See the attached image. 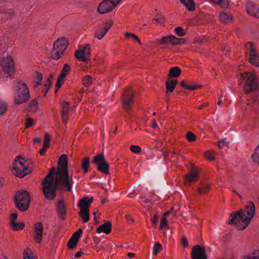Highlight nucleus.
<instances>
[{
	"label": "nucleus",
	"mask_w": 259,
	"mask_h": 259,
	"mask_svg": "<svg viewBox=\"0 0 259 259\" xmlns=\"http://www.w3.org/2000/svg\"><path fill=\"white\" fill-rule=\"evenodd\" d=\"M7 110V106L4 102H0V114H4Z\"/></svg>",
	"instance_id": "603ef678"
},
{
	"label": "nucleus",
	"mask_w": 259,
	"mask_h": 259,
	"mask_svg": "<svg viewBox=\"0 0 259 259\" xmlns=\"http://www.w3.org/2000/svg\"><path fill=\"white\" fill-rule=\"evenodd\" d=\"M14 83L16 92L14 103L18 105L26 103L30 99L29 90L26 83L21 80L15 81Z\"/></svg>",
	"instance_id": "7ed1b4c3"
},
{
	"label": "nucleus",
	"mask_w": 259,
	"mask_h": 259,
	"mask_svg": "<svg viewBox=\"0 0 259 259\" xmlns=\"http://www.w3.org/2000/svg\"><path fill=\"white\" fill-rule=\"evenodd\" d=\"M241 77L245 80L244 89L247 94L259 89V83L254 73L246 72L241 74Z\"/></svg>",
	"instance_id": "0eeeda50"
},
{
	"label": "nucleus",
	"mask_w": 259,
	"mask_h": 259,
	"mask_svg": "<svg viewBox=\"0 0 259 259\" xmlns=\"http://www.w3.org/2000/svg\"><path fill=\"white\" fill-rule=\"evenodd\" d=\"M205 158L209 160H213L215 158V154L211 150H208L204 154Z\"/></svg>",
	"instance_id": "a19ab883"
},
{
	"label": "nucleus",
	"mask_w": 259,
	"mask_h": 259,
	"mask_svg": "<svg viewBox=\"0 0 259 259\" xmlns=\"http://www.w3.org/2000/svg\"><path fill=\"white\" fill-rule=\"evenodd\" d=\"M75 56L80 61H89L91 57L90 45L86 44L79 46L78 50L75 53Z\"/></svg>",
	"instance_id": "9d476101"
},
{
	"label": "nucleus",
	"mask_w": 259,
	"mask_h": 259,
	"mask_svg": "<svg viewBox=\"0 0 259 259\" xmlns=\"http://www.w3.org/2000/svg\"><path fill=\"white\" fill-rule=\"evenodd\" d=\"M218 146H220L221 144H222V146H227L228 144H229V142L227 141L226 138L223 139L222 140L218 141Z\"/></svg>",
	"instance_id": "6e6d98bb"
},
{
	"label": "nucleus",
	"mask_w": 259,
	"mask_h": 259,
	"mask_svg": "<svg viewBox=\"0 0 259 259\" xmlns=\"http://www.w3.org/2000/svg\"><path fill=\"white\" fill-rule=\"evenodd\" d=\"M64 54L63 53L53 47L50 53V58L57 61L61 58Z\"/></svg>",
	"instance_id": "5701e85b"
},
{
	"label": "nucleus",
	"mask_w": 259,
	"mask_h": 259,
	"mask_svg": "<svg viewBox=\"0 0 259 259\" xmlns=\"http://www.w3.org/2000/svg\"><path fill=\"white\" fill-rule=\"evenodd\" d=\"M140 201V203H141L142 204L143 203L147 204L150 203L151 200L149 199V198H141Z\"/></svg>",
	"instance_id": "052dcab7"
},
{
	"label": "nucleus",
	"mask_w": 259,
	"mask_h": 259,
	"mask_svg": "<svg viewBox=\"0 0 259 259\" xmlns=\"http://www.w3.org/2000/svg\"><path fill=\"white\" fill-rule=\"evenodd\" d=\"M211 189V185L210 184L201 183V187L197 190V192L199 194H205L208 193Z\"/></svg>",
	"instance_id": "c756f323"
},
{
	"label": "nucleus",
	"mask_w": 259,
	"mask_h": 259,
	"mask_svg": "<svg viewBox=\"0 0 259 259\" xmlns=\"http://www.w3.org/2000/svg\"><path fill=\"white\" fill-rule=\"evenodd\" d=\"M58 164L55 180V169L52 167L42 182L44 195L48 200H53L56 197L57 188L61 191L71 192L74 184L72 176L69 175L66 154H63L60 156Z\"/></svg>",
	"instance_id": "f257e3e1"
},
{
	"label": "nucleus",
	"mask_w": 259,
	"mask_h": 259,
	"mask_svg": "<svg viewBox=\"0 0 259 259\" xmlns=\"http://www.w3.org/2000/svg\"><path fill=\"white\" fill-rule=\"evenodd\" d=\"M24 259H34V255L30 249H26L23 252Z\"/></svg>",
	"instance_id": "e433bc0d"
},
{
	"label": "nucleus",
	"mask_w": 259,
	"mask_h": 259,
	"mask_svg": "<svg viewBox=\"0 0 259 259\" xmlns=\"http://www.w3.org/2000/svg\"><path fill=\"white\" fill-rule=\"evenodd\" d=\"M252 158L253 162L257 164L259 163V147H256L252 155Z\"/></svg>",
	"instance_id": "58836bf2"
},
{
	"label": "nucleus",
	"mask_w": 259,
	"mask_h": 259,
	"mask_svg": "<svg viewBox=\"0 0 259 259\" xmlns=\"http://www.w3.org/2000/svg\"><path fill=\"white\" fill-rule=\"evenodd\" d=\"M242 259H259V249H255L245 254Z\"/></svg>",
	"instance_id": "c85d7f7f"
},
{
	"label": "nucleus",
	"mask_w": 259,
	"mask_h": 259,
	"mask_svg": "<svg viewBox=\"0 0 259 259\" xmlns=\"http://www.w3.org/2000/svg\"><path fill=\"white\" fill-rule=\"evenodd\" d=\"M153 20H155L158 23L162 24L164 22V19L162 18H154Z\"/></svg>",
	"instance_id": "338daca9"
},
{
	"label": "nucleus",
	"mask_w": 259,
	"mask_h": 259,
	"mask_svg": "<svg viewBox=\"0 0 259 259\" xmlns=\"http://www.w3.org/2000/svg\"><path fill=\"white\" fill-rule=\"evenodd\" d=\"M247 13L251 16L259 18V6L253 2H248L246 4Z\"/></svg>",
	"instance_id": "6ab92c4d"
},
{
	"label": "nucleus",
	"mask_w": 259,
	"mask_h": 259,
	"mask_svg": "<svg viewBox=\"0 0 259 259\" xmlns=\"http://www.w3.org/2000/svg\"><path fill=\"white\" fill-rule=\"evenodd\" d=\"M189 11H194L195 9V3L194 0H179Z\"/></svg>",
	"instance_id": "a878e982"
},
{
	"label": "nucleus",
	"mask_w": 259,
	"mask_h": 259,
	"mask_svg": "<svg viewBox=\"0 0 259 259\" xmlns=\"http://www.w3.org/2000/svg\"><path fill=\"white\" fill-rule=\"evenodd\" d=\"M113 24L112 20L106 22L102 30H99L96 32L94 35L95 37L99 40L102 39Z\"/></svg>",
	"instance_id": "a211bd4d"
},
{
	"label": "nucleus",
	"mask_w": 259,
	"mask_h": 259,
	"mask_svg": "<svg viewBox=\"0 0 259 259\" xmlns=\"http://www.w3.org/2000/svg\"><path fill=\"white\" fill-rule=\"evenodd\" d=\"M33 141H34V144H40L41 140L40 138L36 137L33 139Z\"/></svg>",
	"instance_id": "0e129e2a"
},
{
	"label": "nucleus",
	"mask_w": 259,
	"mask_h": 259,
	"mask_svg": "<svg viewBox=\"0 0 259 259\" xmlns=\"http://www.w3.org/2000/svg\"><path fill=\"white\" fill-rule=\"evenodd\" d=\"M167 228L168 225L167 223V213H165L161 218L160 224V229L161 230H164Z\"/></svg>",
	"instance_id": "c9c22d12"
},
{
	"label": "nucleus",
	"mask_w": 259,
	"mask_h": 259,
	"mask_svg": "<svg viewBox=\"0 0 259 259\" xmlns=\"http://www.w3.org/2000/svg\"><path fill=\"white\" fill-rule=\"evenodd\" d=\"M35 232V239L38 243H40L42 240L43 226L40 222H38L34 225Z\"/></svg>",
	"instance_id": "aec40b11"
},
{
	"label": "nucleus",
	"mask_w": 259,
	"mask_h": 259,
	"mask_svg": "<svg viewBox=\"0 0 259 259\" xmlns=\"http://www.w3.org/2000/svg\"><path fill=\"white\" fill-rule=\"evenodd\" d=\"M29 162L23 158L17 156L13 164L12 172L18 177L23 178L31 171L28 167Z\"/></svg>",
	"instance_id": "20e7f679"
},
{
	"label": "nucleus",
	"mask_w": 259,
	"mask_h": 259,
	"mask_svg": "<svg viewBox=\"0 0 259 259\" xmlns=\"http://www.w3.org/2000/svg\"><path fill=\"white\" fill-rule=\"evenodd\" d=\"M52 78V76H51L50 77L48 78L47 79L46 83L45 84L44 86H45L46 88H50L52 85V81H51Z\"/></svg>",
	"instance_id": "13d9d810"
},
{
	"label": "nucleus",
	"mask_w": 259,
	"mask_h": 259,
	"mask_svg": "<svg viewBox=\"0 0 259 259\" xmlns=\"http://www.w3.org/2000/svg\"><path fill=\"white\" fill-rule=\"evenodd\" d=\"M115 8L110 0H104L99 4L97 12L100 14H105L112 12Z\"/></svg>",
	"instance_id": "2eb2a0df"
},
{
	"label": "nucleus",
	"mask_w": 259,
	"mask_h": 259,
	"mask_svg": "<svg viewBox=\"0 0 259 259\" xmlns=\"http://www.w3.org/2000/svg\"><path fill=\"white\" fill-rule=\"evenodd\" d=\"M112 4L116 7L121 0H110Z\"/></svg>",
	"instance_id": "69168bd1"
},
{
	"label": "nucleus",
	"mask_w": 259,
	"mask_h": 259,
	"mask_svg": "<svg viewBox=\"0 0 259 259\" xmlns=\"http://www.w3.org/2000/svg\"><path fill=\"white\" fill-rule=\"evenodd\" d=\"M14 202L17 208L21 211L27 210L30 203V196L26 190L18 191L15 194Z\"/></svg>",
	"instance_id": "39448f33"
},
{
	"label": "nucleus",
	"mask_w": 259,
	"mask_h": 259,
	"mask_svg": "<svg viewBox=\"0 0 259 259\" xmlns=\"http://www.w3.org/2000/svg\"><path fill=\"white\" fill-rule=\"evenodd\" d=\"M49 147H42V148L39 151V153L40 155H42L45 154L48 149Z\"/></svg>",
	"instance_id": "e2e57ef3"
},
{
	"label": "nucleus",
	"mask_w": 259,
	"mask_h": 259,
	"mask_svg": "<svg viewBox=\"0 0 259 259\" xmlns=\"http://www.w3.org/2000/svg\"><path fill=\"white\" fill-rule=\"evenodd\" d=\"M10 226L12 230L15 231L22 230L24 227L23 223H16L15 222H10Z\"/></svg>",
	"instance_id": "7c9ffc66"
},
{
	"label": "nucleus",
	"mask_w": 259,
	"mask_h": 259,
	"mask_svg": "<svg viewBox=\"0 0 259 259\" xmlns=\"http://www.w3.org/2000/svg\"><path fill=\"white\" fill-rule=\"evenodd\" d=\"M125 35L126 37H132L134 40L137 41L140 45L141 44V40L139 37L137 35H136L134 33H129V32H126L125 33Z\"/></svg>",
	"instance_id": "37998d69"
},
{
	"label": "nucleus",
	"mask_w": 259,
	"mask_h": 259,
	"mask_svg": "<svg viewBox=\"0 0 259 259\" xmlns=\"http://www.w3.org/2000/svg\"><path fill=\"white\" fill-rule=\"evenodd\" d=\"M34 124L33 120L30 117H27L26 119L25 127L27 128Z\"/></svg>",
	"instance_id": "864d4df0"
},
{
	"label": "nucleus",
	"mask_w": 259,
	"mask_h": 259,
	"mask_svg": "<svg viewBox=\"0 0 259 259\" xmlns=\"http://www.w3.org/2000/svg\"><path fill=\"white\" fill-rule=\"evenodd\" d=\"M220 20L224 23H228L233 21V16L231 14L226 12H220Z\"/></svg>",
	"instance_id": "393cba45"
},
{
	"label": "nucleus",
	"mask_w": 259,
	"mask_h": 259,
	"mask_svg": "<svg viewBox=\"0 0 259 259\" xmlns=\"http://www.w3.org/2000/svg\"><path fill=\"white\" fill-rule=\"evenodd\" d=\"M157 42L161 45L171 44L173 46L184 44L186 40L183 38H178L172 35L164 36L157 40Z\"/></svg>",
	"instance_id": "9b49d317"
},
{
	"label": "nucleus",
	"mask_w": 259,
	"mask_h": 259,
	"mask_svg": "<svg viewBox=\"0 0 259 259\" xmlns=\"http://www.w3.org/2000/svg\"><path fill=\"white\" fill-rule=\"evenodd\" d=\"M134 94L132 89L127 88L122 96L121 101L123 107L129 115L132 110Z\"/></svg>",
	"instance_id": "6e6552de"
},
{
	"label": "nucleus",
	"mask_w": 259,
	"mask_h": 259,
	"mask_svg": "<svg viewBox=\"0 0 259 259\" xmlns=\"http://www.w3.org/2000/svg\"><path fill=\"white\" fill-rule=\"evenodd\" d=\"M130 149L136 154L139 153L141 151V147H130Z\"/></svg>",
	"instance_id": "5fc2aeb1"
},
{
	"label": "nucleus",
	"mask_w": 259,
	"mask_h": 259,
	"mask_svg": "<svg viewBox=\"0 0 259 259\" xmlns=\"http://www.w3.org/2000/svg\"><path fill=\"white\" fill-rule=\"evenodd\" d=\"M68 46V41L65 37H61L56 40L53 45V47L60 51L64 54V52L67 49Z\"/></svg>",
	"instance_id": "f3484780"
},
{
	"label": "nucleus",
	"mask_w": 259,
	"mask_h": 259,
	"mask_svg": "<svg viewBox=\"0 0 259 259\" xmlns=\"http://www.w3.org/2000/svg\"><path fill=\"white\" fill-rule=\"evenodd\" d=\"M42 79V75L41 73L36 72V76L34 78V87H37L41 84Z\"/></svg>",
	"instance_id": "f704fd0d"
},
{
	"label": "nucleus",
	"mask_w": 259,
	"mask_h": 259,
	"mask_svg": "<svg viewBox=\"0 0 259 259\" xmlns=\"http://www.w3.org/2000/svg\"><path fill=\"white\" fill-rule=\"evenodd\" d=\"M93 199V197H86L78 202V206L80 208L79 215L82 219V223H86L90 219L89 208Z\"/></svg>",
	"instance_id": "423d86ee"
},
{
	"label": "nucleus",
	"mask_w": 259,
	"mask_h": 259,
	"mask_svg": "<svg viewBox=\"0 0 259 259\" xmlns=\"http://www.w3.org/2000/svg\"><path fill=\"white\" fill-rule=\"evenodd\" d=\"M77 241L72 239L71 238L68 242L67 246L70 249H73L76 246Z\"/></svg>",
	"instance_id": "3c124183"
},
{
	"label": "nucleus",
	"mask_w": 259,
	"mask_h": 259,
	"mask_svg": "<svg viewBox=\"0 0 259 259\" xmlns=\"http://www.w3.org/2000/svg\"><path fill=\"white\" fill-rule=\"evenodd\" d=\"M152 222L153 224H156L158 222V218L156 215L152 217Z\"/></svg>",
	"instance_id": "774afa93"
},
{
	"label": "nucleus",
	"mask_w": 259,
	"mask_h": 259,
	"mask_svg": "<svg viewBox=\"0 0 259 259\" xmlns=\"http://www.w3.org/2000/svg\"><path fill=\"white\" fill-rule=\"evenodd\" d=\"M71 70L70 66L67 63L64 65V67L61 71V73L59 76H60L63 78L68 74L69 72Z\"/></svg>",
	"instance_id": "473e14b6"
},
{
	"label": "nucleus",
	"mask_w": 259,
	"mask_h": 259,
	"mask_svg": "<svg viewBox=\"0 0 259 259\" xmlns=\"http://www.w3.org/2000/svg\"><path fill=\"white\" fill-rule=\"evenodd\" d=\"M51 136L47 132H45L43 146H49Z\"/></svg>",
	"instance_id": "a18cd8bd"
},
{
	"label": "nucleus",
	"mask_w": 259,
	"mask_h": 259,
	"mask_svg": "<svg viewBox=\"0 0 259 259\" xmlns=\"http://www.w3.org/2000/svg\"><path fill=\"white\" fill-rule=\"evenodd\" d=\"M64 78L59 76L57 78V83L56 84V90L55 92L57 93L59 89V88L61 87L62 83L64 82Z\"/></svg>",
	"instance_id": "49530a36"
},
{
	"label": "nucleus",
	"mask_w": 259,
	"mask_h": 259,
	"mask_svg": "<svg viewBox=\"0 0 259 259\" xmlns=\"http://www.w3.org/2000/svg\"><path fill=\"white\" fill-rule=\"evenodd\" d=\"M215 4H218L223 8H227L229 6L228 0H217Z\"/></svg>",
	"instance_id": "c03bdc74"
},
{
	"label": "nucleus",
	"mask_w": 259,
	"mask_h": 259,
	"mask_svg": "<svg viewBox=\"0 0 259 259\" xmlns=\"http://www.w3.org/2000/svg\"><path fill=\"white\" fill-rule=\"evenodd\" d=\"M93 162L97 166V168L99 171L106 175L109 173V164L106 161L103 153L96 155Z\"/></svg>",
	"instance_id": "1a4fd4ad"
},
{
	"label": "nucleus",
	"mask_w": 259,
	"mask_h": 259,
	"mask_svg": "<svg viewBox=\"0 0 259 259\" xmlns=\"http://www.w3.org/2000/svg\"><path fill=\"white\" fill-rule=\"evenodd\" d=\"M175 31L177 35L179 36H183L185 35L184 29L180 26L177 27L175 29Z\"/></svg>",
	"instance_id": "de8ad7c7"
},
{
	"label": "nucleus",
	"mask_w": 259,
	"mask_h": 259,
	"mask_svg": "<svg viewBox=\"0 0 259 259\" xmlns=\"http://www.w3.org/2000/svg\"><path fill=\"white\" fill-rule=\"evenodd\" d=\"M182 243L184 247H187L188 246V242L186 237H183L182 239Z\"/></svg>",
	"instance_id": "bf43d9fd"
},
{
	"label": "nucleus",
	"mask_w": 259,
	"mask_h": 259,
	"mask_svg": "<svg viewBox=\"0 0 259 259\" xmlns=\"http://www.w3.org/2000/svg\"><path fill=\"white\" fill-rule=\"evenodd\" d=\"M82 83L85 87H89L92 84L93 78L90 75H86L82 80Z\"/></svg>",
	"instance_id": "4c0bfd02"
},
{
	"label": "nucleus",
	"mask_w": 259,
	"mask_h": 259,
	"mask_svg": "<svg viewBox=\"0 0 259 259\" xmlns=\"http://www.w3.org/2000/svg\"><path fill=\"white\" fill-rule=\"evenodd\" d=\"M185 136L189 142H194L196 139V136L192 132H187Z\"/></svg>",
	"instance_id": "79ce46f5"
},
{
	"label": "nucleus",
	"mask_w": 259,
	"mask_h": 259,
	"mask_svg": "<svg viewBox=\"0 0 259 259\" xmlns=\"http://www.w3.org/2000/svg\"><path fill=\"white\" fill-rule=\"evenodd\" d=\"M178 83L177 79H173L171 80H167L165 81L166 93L168 92L172 93L176 87V85Z\"/></svg>",
	"instance_id": "b1692460"
},
{
	"label": "nucleus",
	"mask_w": 259,
	"mask_h": 259,
	"mask_svg": "<svg viewBox=\"0 0 259 259\" xmlns=\"http://www.w3.org/2000/svg\"><path fill=\"white\" fill-rule=\"evenodd\" d=\"M3 71L9 75H11L14 71V64L13 58L7 56L4 58L1 63Z\"/></svg>",
	"instance_id": "ddd939ff"
},
{
	"label": "nucleus",
	"mask_w": 259,
	"mask_h": 259,
	"mask_svg": "<svg viewBox=\"0 0 259 259\" xmlns=\"http://www.w3.org/2000/svg\"><path fill=\"white\" fill-rule=\"evenodd\" d=\"M187 81L186 80H183L181 82V87L186 90H191V91H194L195 90L197 89H198L201 87L200 85H189L187 84Z\"/></svg>",
	"instance_id": "2f4dec72"
},
{
	"label": "nucleus",
	"mask_w": 259,
	"mask_h": 259,
	"mask_svg": "<svg viewBox=\"0 0 259 259\" xmlns=\"http://www.w3.org/2000/svg\"><path fill=\"white\" fill-rule=\"evenodd\" d=\"M82 233L81 230L79 229L77 231H76L71 236V238L73 240H76L78 241V239L80 237Z\"/></svg>",
	"instance_id": "8fccbe9b"
},
{
	"label": "nucleus",
	"mask_w": 259,
	"mask_h": 259,
	"mask_svg": "<svg viewBox=\"0 0 259 259\" xmlns=\"http://www.w3.org/2000/svg\"><path fill=\"white\" fill-rule=\"evenodd\" d=\"M199 170L197 167L192 165L189 172L185 177L186 181L187 183H192L196 182L198 179Z\"/></svg>",
	"instance_id": "dca6fc26"
},
{
	"label": "nucleus",
	"mask_w": 259,
	"mask_h": 259,
	"mask_svg": "<svg viewBox=\"0 0 259 259\" xmlns=\"http://www.w3.org/2000/svg\"><path fill=\"white\" fill-rule=\"evenodd\" d=\"M255 212V207L254 203L249 201L245 205L244 210L240 209L230 215L229 223L236 225L239 230H244L254 217Z\"/></svg>",
	"instance_id": "f03ea898"
},
{
	"label": "nucleus",
	"mask_w": 259,
	"mask_h": 259,
	"mask_svg": "<svg viewBox=\"0 0 259 259\" xmlns=\"http://www.w3.org/2000/svg\"><path fill=\"white\" fill-rule=\"evenodd\" d=\"M111 223L107 221L105 224L100 225L97 229V232L98 233H104L105 234H109L111 231Z\"/></svg>",
	"instance_id": "412c9836"
},
{
	"label": "nucleus",
	"mask_w": 259,
	"mask_h": 259,
	"mask_svg": "<svg viewBox=\"0 0 259 259\" xmlns=\"http://www.w3.org/2000/svg\"><path fill=\"white\" fill-rule=\"evenodd\" d=\"M247 51L250 53V62L256 67L259 66V54L257 53L256 48L252 42H248L245 44Z\"/></svg>",
	"instance_id": "f8f14e48"
},
{
	"label": "nucleus",
	"mask_w": 259,
	"mask_h": 259,
	"mask_svg": "<svg viewBox=\"0 0 259 259\" xmlns=\"http://www.w3.org/2000/svg\"><path fill=\"white\" fill-rule=\"evenodd\" d=\"M181 73V70L180 67L176 66L170 69L168 76L170 78H177Z\"/></svg>",
	"instance_id": "bb28decb"
},
{
	"label": "nucleus",
	"mask_w": 259,
	"mask_h": 259,
	"mask_svg": "<svg viewBox=\"0 0 259 259\" xmlns=\"http://www.w3.org/2000/svg\"><path fill=\"white\" fill-rule=\"evenodd\" d=\"M161 248H162L161 245L159 243H157L153 246V254L154 255L157 254L158 252H159L161 251Z\"/></svg>",
	"instance_id": "09e8293b"
},
{
	"label": "nucleus",
	"mask_w": 259,
	"mask_h": 259,
	"mask_svg": "<svg viewBox=\"0 0 259 259\" xmlns=\"http://www.w3.org/2000/svg\"><path fill=\"white\" fill-rule=\"evenodd\" d=\"M62 109L61 114L64 115H68L70 111L69 103L66 101H63L62 103Z\"/></svg>",
	"instance_id": "72a5a7b5"
},
{
	"label": "nucleus",
	"mask_w": 259,
	"mask_h": 259,
	"mask_svg": "<svg viewBox=\"0 0 259 259\" xmlns=\"http://www.w3.org/2000/svg\"><path fill=\"white\" fill-rule=\"evenodd\" d=\"M18 214L16 213H12L11 215L10 222H15L17 220Z\"/></svg>",
	"instance_id": "4d7b16f0"
},
{
	"label": "nucleus",
	"mask_w": 259,
	"mask_h": 259,
	"mask_svg": "<svg viewBox=\"0 0 259 259\" xmlns=\"http://www.w3.org/2000/svg\"><path fill=\"white\" fill-rule=\"evenodd\" d=\"M192 259H207L205 248L203 246L196 245L192 248Z\"/></svg>",
	"instance_id": "4468645a"
},
{
	"label": "nucleus",
	"mask_w": 259,
	"mask_h": 259,
	"mask_svg": "<svg viewBox=\"0 0 259 259\" xmlns=\"http://www.w3.org/2000/svg\"><path fill=\"white\" fill-rule=\"evenodd\" d=\"M57 211L62 220H64L66 217V208L62 200L58 202L57 205Z\"/></svg>",
	"instance_id": "4be33fe9"
},
{
	"label": "nucleus",
	"mask_w": 259,
	"mask_h": 259,
	"mask_svg": "<svg viewBox=\"0 0 259 259\" xmlns=\"http://www.w3.org/2000/svg\"><path fill=\"white\" fill-rule=\"evenodd\" d=\"M90 161L89 157L85 158L82 162L81 166L83 169L84 172L86 173L88 171V166Z\"/></svg>",
	"instance_id": "ea45409f"
},
{
	"label": "nucleus",
	"mask_w": 259,
	"mask_h": 259,
	"mask_svg": "<svg viewBox=\"0 0 259 259\" xmlns=\"http://www.w3.org/2000/svg\"><path fill=\"white\" fill-rule=\"evenodd\" d=\"M68 115H64L61 114L62 121L64 124H66L68 121Z\"/></svg>",
	"instance_id": "680f3d73"
},
{
	"label": "nucleus",
	"mask_w": 259,
	"mask_h": 259,
	"mask_svg": "<svg viewBox=\"0 0 259 259\" xmlns=\"http://www.w3.org/2000/svg\"><path fill=\"white\" fill-rule=\"evenodd\" d=\"M38 109V102L36 99L31 100L28 104L26 109L31 112H36Z\"/></svg>",
	"instance_id": "cd10ccee"
}]
</instances>
